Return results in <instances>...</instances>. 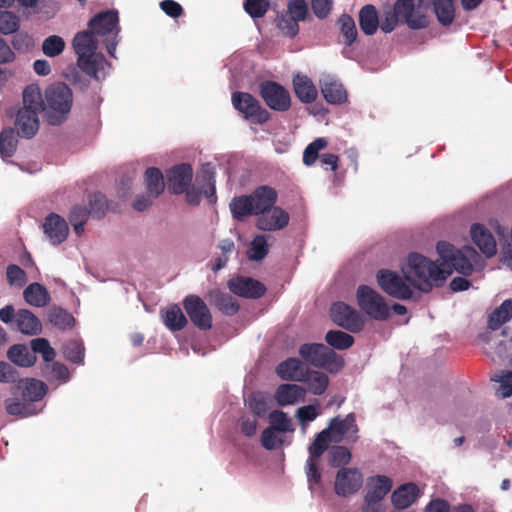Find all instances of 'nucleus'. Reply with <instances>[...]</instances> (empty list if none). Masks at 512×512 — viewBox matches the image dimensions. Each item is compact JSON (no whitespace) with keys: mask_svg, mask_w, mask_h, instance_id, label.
I'll list each match as a JSON object with an SVG mask.
<instances>
[{"mask_svg":"<svg viewBox=\"0 0 512 512\" xmlns=\"http://www.w3.org/2000/svg\"><path fill=\"white\" fill-rule=\"evenodd\" d=\"M231 102L235 110L253 124L262 125L271 118V114L262 107L259 100L248 92H233Z\"/></svg>","mask_w":512,"mask_h":512,"instance_id":"7","label":"nucleus"},{"mask_svg":"<svg viewBox=\"0 0 512 512\" xmlns=\"http://www.w3.org/2000/svg\"><path fill=\"white\" fill-rule=\"evenodd\" d=\"M44 110V101L40 88L31 84L23 91V107L19 109L15 126L17 134L26 139L33 138L39 130V113Z\"/></svg>","mask_w":512,"mask_h":512,"instance_id":"2","label":"nucleus"},{"mask_svg":"<svg viewBox=\"0 0 512 512\" xmlns=\"http://www.w3.org/2000/svg\"><path fill=\"white\" fill-rule=\"evenodd\" d=\"M337 24L343 36L344 44L346 46H351L358 36L354 19L350 15L344 13L338 18Z\"/></svg>","mask_w":512,"mask_h":512,"instance_id":"45","label":"nucleus"},{"mask_svg":"<svg viewBox=\"0 0 512 512\" xmlns=\"http://www.w3.org/2000/svg\"><path fill=\"white\" fill-rule=\"evenodd\" d=\"M48 321L60 330L71 329L75 324V318L70 312L56 306L49 309Z\"/></svg>","mask_w":512,"mask_h":512,"instance_id":"41","label":"nucleus"},{"mask_svg":"<svg viewBox=\"0 0 512 512\" xmlns=\"http://www.w3.org/2000/svg\"><path fill=\"white\" fill-rule=\"evenodd\" d=\"M478 256L476 250L471 246H464L461 249H458V252L455 254L453 259L448 263V265L443 268L445 271L453 270L458 273L468 276L473 272L472 260Z\"/></svg>","mask_w":512,"mask_h":512,"instance_id":"23","label":"nucleus"},{"mask_svg":"<svg viewBox=\"0 0 512 512\" xmlns=\"http://www.w3.org/2000/svg\"><path fill=\"white\" fill-rule=\"evenodd\" d=\"M359 26L361 31L372 36L379 28V14L376 7L372 4L364 5L358 14Z\"/></svg>","mask_w":512,"mask_h":512,"instance_id":"30","label":"nucleus"},{"mask_svg":"<svg viewBox=\"0 0 512 512\" xmlns=\"http://www.w3.org/2000/svg\"><path fill=\"white\" fill-rule=\"evenodd\" d=\"M325 340L334 349L345 350L354 344V338L350 334L340 330H329Z\"/></svg>","mask_w":512,"mask_h":512,"instance_id":"48","label":"nucleus"},{"mask_svg":"<svg viewBox=\"0 0 512 512\" xmlns=\"http://www.w3.org/2000/svg\"><path fill=\"white\" fill-rule=\"evenodd\" d=\"M288 15L304 21L308 13V5L305 0H290L288 3Z\"/></svg>","mask_w":512,"mask_h":512,"instance_id":"62","label":"nucleus"},{"mask_svg":"<svg viewBox=\"0 0 512 512\" xmlns=\"http://www.w3.org/2000/svg\"><path fill=\"white\" fill-rule=\"evenodd\" d=\"M289 213L279 206H273L271 210L263 212L256 220V227L262 231H278L288 226Z\"/></svg>","mask_w":512,"mask_h":512,"instance_id":"16","label":"nucleus"},{"mask_svg":"<svg viewBox=\"0 0 512 512\" xmlns=\"http://www.w3.org/2000/svg\"><path fill=\"white\" fill-rule=\"evenodd\" d=\"M20 26L19 17L11 11L0 10V33L9 35L16 32Z\"/></svg>","mask_w":512,"mask_h":512,"instance_id":"53","label":"nucleus"},{"mask_svg":"<svg viewBox=\"0 0 512 512\" xmlns=\"http://www.w3.org/2000/svg\"><path fill=\"white\" fill-rule=\"evenodd\" d=\"M270 428L278 432L292 431L291 420L287 414L281 410H274L269 414Z\"/></svg>","mask_w":512,"mask_h":512,"instance_id":"55","label":"nucleus"},{"mask_svg":"<svg viewBox=\"0 0 512 512\" xmlns=\"http://www.w3.org/2000/svg\"><path fill=\"white\" fill-rule=\"evenodd\" d=\"M118 22V12L115 10H107L92 17L88 22V29L94 33L95 36H105L118 30Z\"/></svg>","mask_w":512,"mask_h":512,"instance_id":"18","label":"nucleus"},{"mask_svg":"<svg viewBox=\"0 0 512 512\" xmlns=\"http://www.w3.org/2000/svg\"><path fill=\"white\" fill-rule=\"evenodd\" d=\"M43 230L51 243L57 245L67 239L69 228L63 217L55 213H50L45 218Z\"/></svg>","mask_w":512,"mask_h":512,"instance_id":"20","label":"nucleus"},{"mask_svg":"<svg viewBox=\"0 0 512 512\" xmlns=\"http://www.w3.org/2000/svg\"><path fill=\"white\" fill-rule=\"evenodd\" d=\"M330 442H340V439L333 438V436L330 435V430H322L316 435L313 443L309 446V456H312L313 458H320L328 449Z\"/></svg>","mask_w":512,"mask_h":512,"instance_id":"43","label":"nucleus"},{"mask_svg":"<svg viewBox=\"0 0 512 512\" xmlns=\"http://www.w3.org/2000/svg\"><path fill=\"white\" fill-rule=\"evenodd\" d=\"M18 139L13 128L8 127L0 132V155L4 158L12 157L17 149Z\"/></svg>","mask_w":512,"mask_h":512,"instance_id":"44","label":"nucleus"},{"mask_svg":"<svg viewBox=\"0 0 512 512\" xmlns=\"http://www.w3.org/2000/svg\"><path fill=\"white\" fill-rule=\"evenodd\" d=\"M301 382L306 383L310 393L320 396L327 390L329 377L323 372L307 369L306 376Z\"/></svg>","mask_w":512,"mask_h":512,"instance_id":"37","label":"nucleus"},{"mask_svg":"<svg viewBox=\"0 0 512 512\" xmlns=\"http://www.w3.org/2000/svg\"><path fill=\"white\" fill-rule=\"evenodd\" d=\"M211 304L214 305L223 314L232 316L239 310V304L229 294L220 291L210 293Z\"/></svg>","mask_w":512,"mask_h":512,"instance_id":"39","label":"nucleus"},{"mask_svg":"<svg viewBox=\"0 0 512 512\" xmlns=\"http://www.w3.org/2000/svg\"><path fill=\"white\" fill-rule=\"evenodd\" d=\"M423 7L432 8L438 22L442 26H449L455 18V8L452 0H420Z\"/></svg>","mask_w":512,"mask_h":512,"instance_id":"26","label":"nucleus"},{"mask_svg":"<svg viewBox=\"0 0 512 512\" xmlns=\"http://www.w3.org/2000/svg\"><path fill=\"white\" fill-rule=\"evenodd\" d=\"M228 288L232 293L244 298L258 299L266 292L265 285L250 277H237L229 280Z\"/></svg>","mask_w":512,"mask_h":512,"instance_id":"15","label":"nucleus"},{"mask_svg":"<svg viewBox=\"0 0 512 512\" xmlns=\"http://www.w3.org/2000/svg\"><path fill=\"white\" fill-rule=\"evenodd\" d=\"M351 452L345 446H332L328 450V464L333 468H345L351 461Z\"/></svg>","mask_w":512,"mask_h":512,"instance_id":"49","label":"nucleus"},{"mask_svg":"<svg viewBox=\"0 0 512 512\" xmlns=\"http://www.w3.org/2000/svg\"><path fill=\"white\" fill-rule=\"evenodd\" d=\"M319 459L309 456L306 461L305 472L310 487L321 483L322 475L318 467Z\"/></svg>","mask_w":512,"mask_h":512,"instance_id":"61","label":"nucleus"},{"mask_svg":"<svg viewBox=\"0 0 512 512\" xmlns=\"http://www.w3.org/2000/svg\"><path fill=\"white\" fill-rule=\"evenodd\" d=\"M299 355L310 365L325 369L330 373H336L344 366V359L340 355L320 343H306L301 345Z\"/></svg>","mask_w":512,"mask_h":512,"instance_id":"5","label":"nucleus"},{"mask_svg":"<svg viewBox=\"0 0 512 512\" xmlns=\"http://www.w3.org/2000/svg\"><path fill=\"white\" fill-rule=\"evenodd\" d=\"M12 45L18 51L27 52L34 47L35 42L33 36L26 32H20L13 37Z\"/></svg>","mask_w":512,"mask_h":512,"instance_id":"63","label":"nucleus"},{"mask_svg":"<svg viewBox=\"0 0 512 512\" xmlns=\"http://www.w3.org/2000/svg\"><path fill=\"white\" fill-rule=\"evenodd\" d=\"M326 430H330V435H332L333 438H339L341 441L345 435L350 433V431H352L353 434H356L358 432V427L354 415L349 414L345 419H340L339 417L333 418Z\"/></svg>","mask_w":512,"mask_h":512,"instance_id":"32","label":"nucleus"},{"mask_svg":"<svg viewBox=\"0 0 512 512\" xmlns=\"http://www.w3.org/2000/svg\"><path fill=\"white\" fill-rule=\"evenodd\" d=\"M144 181L147 192L157 198L165 189L164 177L159 168L150 167L145 171Z\"/></svg>","mask_w":512,"mask_h":512,"instance_id":"40","label":"nucleus"},{"mask_svg":"<svg viewBox=\"0 0 512 512\" xmlns=\"http://www.w3.org/2000/svg\"><path fill=\"white\" fill-rule=\"evenodd\" d=\"M65 49V41L58 35L48 36L42 43V51L48 57H57Z\"/></svg>","mask_w":512,"mask_h":512,"instance_id":"52","label":"nucleus"},{"mask_svg":"<svg viewBox=\"0 0 512 512\" xmlns=\"http://www.w3.org/2000/svg\"><path fill=\"white\" fill-rule=\"evenodd\" d=\"M471 238L474 244L488 258L497 252L496 241L491 232L482 224L475 223L470 229Z\"/></svg>","mask_w":512,"mask_h":512,"instance_id":"22","label":"nucleus"},{"mask_svg":"<svg viewBox=\"0 0 512 512\" xmlns=\"http://www.w3.org/2000/svg\"><path fill=\"white\" fill-rule=\"evenodd\" d=\"M90 204V213L94 218H101L104 216L106 210L108 209V204L106 197L100 193H94L89 198Z\"/></svg>","mask_w":512,"mask_h":512,"instance_id":"59","label":"nucleus"},{"mask_svg":"<svg viewBox=\"0 0 512 512\" xmlns=\"http://www.w3.org/2000/svg\"><path fill=\"white\" fill-rule=\"evenodd\" d=\"M73 48L78 58L91 56L98 48V42L95 39L94 33L89 29L78 32L73 39Z\"/></svg>","mask_w":512,"mask_h":512,"instance_id":"29","label":"nucleus"},{"mask_svg":"<svg viewBox=\"0 0 512 512\" xmlns=\"http://www.w3.org/2000/svg\"><path fill=\"white\" fill-rule=\"evenodd\" d=\"M162 318L164 324L171 331H180L187 324V319L178 305H173L162 311Z\"/></svg>","mask_w":512,"mask_h":512,"instance_id":"42","label":"nucleus"},{"mask_svg":"<svg viewBox=\"0 0 512 512\" xmlns=\"http://www.w3.org/2000/svg\"><path fill=\"white\" fill-rule=\"evenodd\" d=\"M16 329L22 334L38 335L42 331L41 321L28 309H20L16 313Z\"/></svg>","mask_w":512,"mask_h":512,"instance_id":"27","label":"nucleus"},{"mask_svg":"<svg viewBox=\"0 0 512 512\" xmlns=\"http://www.w3.org/2000/svg\"><path fill=\"white\" fill-rule=\"evenodd\" d=\"M41 376L49 382L65 383L69 380V370L66 365L52 360L41 366Z\"/></svg>","mask_w":512,"mask_h":512,"instance_id":"38","label":"nucleus"},{"mask_svg":"<svg viewBox=\"0 0 512 512\" xmlns=\"http://www.w3.org/2000/svg\"><path fill=\"white\" fill-rule=\"evenodd\" d=\"M395 12L399 22L406 24L412 30H419L429 26L430 18L423 11V4L416 6L414 0H396L390 6Z\"/></svg>","mask_w":512,"mask_h":512,"instance_id":"8","label":"nucleus"},{"mask_svg":"<svg viewBox=\"0 0 512 512\" xmlns=\"http://www.w3.org/2000/svg\"><path fill=\"white\" fill-rule=\"evenodd\" d=\"M269 253V246L267 244L265 235H256L250 245L248 251V258L250 260L260 261L263 260Z\"/></svg>","mask_w":512,"mask_h":512,"instance_id":"50","label":"nucleus"},{"mask_svg":"<svg viewBox=\"0 0 512 512\" xmlns=\"http://www.w3.org/2000/svg\"><path fill=\"white\" fill-rule=\"evenodd\" d=\"M44 110L50 125H60L70 113L73 103V93L65 83H55L45 90Z\"/></svg>","mask_w":512,"mask_h":512,"instance_id":"3","label":"nucleus"},{"mask_svg":"<svg viewBox=\"0 0 512 512\" xmlns=\"http://www.w3.org/2000/svg\"><path fill=\"white\" fill-rule=\"evenodd\" d=\"M306 390L297 384H280L275 391V400L280 406L294 405L304 401Z\"/></svg>","mask_w":512,"mask_h":512,"instance_id":"25","label":"nucleus"},{"mask_svg":"<svg viewBox=\"0 0 512 512\" xmlns=\"http://www.w3.org/2000/svg\"><path fill=\"white\" fill-rule=\"evenodd\" d=\"M31 350L25 344L12 345L7 351L8 359L20 367H31L40 354L44 362H51L56 357L55 349L46 338H35L30 341Z\"/></svg>","mask_w":512,"mask_h":512,"instance_id":"4","label":"nucleus"},{"mask_svg":"<svg viewBox=\"0 0 512 512\" xmlns=\"http://www.w3.org/2000/svg\"><path fill=\"white\" fill-rule=\"evenodd\" d=\"M398 19L395 12L390 6H385L382 11L381 17H379V28L384 33H390L398 26Z\"/></svg>","mask_w":512,"mask_h":512,"instance_id":"58","label":"nucleus"},{"mask_svg":"<svg viewBox=\"0 0 512 512\" xmlns=\"http://www.w3.org/2000/svg\"><path fill=\"white\" fill-rule=\"evenodd\" d=\"M451 274L445 271L434 261L419 253H411L408 256L405 279L422 292H429L433 286H442L446 278Z\"/></svg>","mask_w":512,"mask_h":512,"instance_id":"1","label":"nucleus"},{"mask_svg":"<svg viewBox=\"0 0 512 512\" xmlns=\"http://www.w3.org/2000/svg\"><path fill=\"white\" fill-rule=\"evenodd\" d=\"M249 196L258 217L263 212L271 210L278 200L277 191L268 185L258 186Z\"/></svg>","mask_w":512,"mask_h":512,"instance_id":"19","label":"nucleus"},{"mask_svg":"<svg viewBox=\"0 0 512 512\" xmlns=\"http://www.w3.org/2000/svg\"><path fill=\"white\" fill-rule=\"evenodd\" d=\"M293 87L296 96L303 103L309 104L316 100L318 92L312 80L306 75L297 74L293 78Z\"/></svg>","mask_w":512,"mask_h":512,"instance_id":"31","label":"nucleus"},{"mask_svg":"<svg viewBox=\"0 0 512 512\" xmlns=\"http://www.w3.org/2000/svg\"><path fill=\"white\" fill-rule=\"evenodd\" d=\"M107 64L103 54L93 53L91 56L77 58V65L85 74L98 79V73L102 71Z\"/></svg>","mask_w":512,"mask_h":512,"instance_id":"36","label":"nucleus"},{"mask_svg":"<svg viewBox=\"0 0 512 512\" xmlns=\"http://www.w3.org/2000/svg\"><path fill=\"white\" fill-rule=\"evenodd\" d=\"M259 95L265 104L277 112H286L291 107L289 91L272 80H265L259 84Z\"/></svg>","mask_w":512,"mask_h":512,"instance_id":"9","label":"nucleus"},{"mask_svg":"<svg viewBox=\"0 0 512 512\" xmlns=\"http://www.w3.org/2000/svg\"><path fill=\"white\" fill-rule=\"evenodd\" d=\"M229 207L233 218L237 221H244L248 216L256 215L249 195L234 197Z\"/></svg>","mask_w":512,"mask_h":512,"instance_id":"35","label":"nucleus"},{"mask_svg":"<svg viewBox=\"0 0 512 512\" xmlns=\"http://www.w3.org/2000/svg\"><path fill=\"white\" fill-rule=\"evenodd\" d=\"M328 141L325 138H317L311 142L304 150L303 163L306 166H311L315 163L319 156V151L326 148Z\"/></svg>","mask_w":512,"mask_h":512,"instance_id":"51","label":"nucleus"},{"mask_svg":"<svg viewBox=\"0 0 512 512\" xmlns=\"http://www.w3.org/2000/svg\"><path fill=\"white\" fill-rule=\"evenodd\" d=\"M299 20L288 15H281L278 19V28L288 37H295L299 32Z\"/></svg>","mask_w":512,"mask_h":512,"instance_id":"60","label":"nucleus"},{"mask_svg":"<svg viewBox=\"0 0 512 512\" xmlns=\"http://www.w3.org/2000/svg\"><path fill=\"white\" fill-rule=\"evenodd\" d=\"M393 486L392 480L385 475L371 476L367 480V492L365 497L381 501L391 491Z\"/></svg>","mask_w":512,"mask_h":512,"instance_id":"28","label":"nucleus"},{"mask_svg":"<svg viewBox=\"0 0 512 512\" xmlns=\"http://www.w3.org/2000/svg\"><path fill=\"white\" fill-rule=\"evenodd\" d=\"M85 348L82 342L71 340L64 346L65 357L76 364L83 363Z\"/></svg>","mask_w":512,"mask_h":512,"instance_id":"56","label":"nucleus"},{"mask_svg":"<svg viewBox=\"0 0 512 512\" xmlns=\"http://www.w3.org/2000/svg\"><path fill=\"white\" fill-rule=\"evenodd\" d=\"M249 409L256 417H264L268 411V404L264 396L254 394L249 398Z\"/></svg>","mask_w":512,"mask_h":512,"instance_id":"64","label":"nucleus"},{"mask_svg":"<svg viewBox=\"0 0 512 512\" xmlns=\"http://www.w3.org/2000/svg\"><path fill=\"white\" fill-rule=\"evenodd\" d=\"M270 7L269 0H245L243 8L254 19L262 18Z\"/></svg>","mask_w":512,"mask_h":512,"instance_id":"54","label":"nucleus"},{"mask_svg":"<svg viewBox=\"0 0 512 512\" xmlns=\"http://www.w3.org/2000/svg\"><path fill=\"white\" fill-rule=\"evenodd\" d=\"M363 484V475L357 468H340L336 474L334 491L338 496L355 494Z\"/></svg>","mask_w":512,"mask_h":512,"instance_id":"13","label":"nucleus"},{"mask_svg":"<svg viewBox=\"0 0 512 512\" xmlns=\"http://www.w3.org/2000/svg\"><path fill=\"white\" fill-rule=\"evenodd\" d=\"M420 495L419 487L413 482H408L393 491L391 502L397 510H405L413 505Z\"/></svg>","mask_w":512,"mask_h":512,"instance_id":"21","label":"nucleus"},{"mask_svg":"<svg viewBox=\"0 0 512 512\" xmlns=\"http://www.w3.org/2000/svg\"><path fill=\"white\" fill-rule=\"evenodd\" d=\"M332 321L345 330L358 333L364 327V321L359 312L344 302H336L331 306Z\"/></svg>","mask_w":512,"mask_h":512,"instance_id":"11","label":"nucleus"},{"mask_svg":"<svg viewBox=\"0 0 512 512\" xmlns=\"http://www.w3.org/2000/svg\"><path fill=\"white\" fill-rule=\"evenodd\" d=\"M90 214L91 213L86 206L75 205L72 207L68 218L78 236H81L84 233V226L89 219Z\"/></svg>","mask_w":512,"mask_h":512,"instance_id":"47","label":"nucleus"},{"mask_svg":"<svg viewBox=\"0 0 512 512\" xmlns=\"http://www.w3.org/2000/svg\"><path fill=\"white\" fill-rule=\"evenodd\" d=\"M357 304L370 318L385 321L390 316V308L385 298L368 285H360L356 291Z\"/></svg>","mask_w":512,"mask_h":512,"instance_id":"6","label":"nucleus"},{"mask_svg":"<svg viewBox=\"0 0 512 512\" xmlns=\"http://www.w3.org/2000/svg\"><path fill=\"white\" fill-rule=\"evenodd\" d=\"M167 185L171 193L179 195L191 185L193 168L188 163H181L171 167L166 172Z\"/></svg>","mask_w":512,"mask_h":512,"instance_id":"14","label":"nucleus"},{"mask_svg":"<svg viewBox=\"0 0 512 512\" xmlns=\"http://www.w3.org/2000/svg\"><path fill=\"white\" fill-rule=\"evenodd\" d=\"M24 300L32 306L44 307L50 302L48 290L40 283H31L23 291Z\"/></svg>","mask_w":512,"mask_h":512,"instance_id":"34","label":"nucleus"},{"mask_svg":"<svg viewBox=\"0 0 512 512\" xmlns=\"http://www.w3.org/2000/svg\"><path fill=\"white\" fill-rule=\"evenodd\" d=\"M307 367L297 358H288L276 367V373L285 381L301 382L305 376Z\"/></svg>","mask_w":512,"mask_h":512,"instance_id":"24","label":"nucleus"},{"mask_svg":"<svg viewBox=\"0 0 512 512\" xmlns=\"http://www.w3.org/2000/svg\"><path fill=\"white\" fill-rule=\"evenodd\" d=\"M6 277L9 285L11 286L21 288L27 283L26 272L16 264H10L7 266Z\"/></svg>","mask_w":512,"mask_h":512,"instance_id":"57","label":"nucleus"},{"mask_svg":"<svg viewBox=\"0 0 512 512\" xmlns=\"http://www.w3.org/2000/svg\"><path fill=\"white\" fill-rule=\"evenodd\" d=\"M376 279L379 287L393 298L408 300L413 296L410 284L406 283L405 279L394 271L388 269L379 270L376 274Z\"/></svg>","mask_w":512,"mask_h":512,"instance_id":"10","label":"nucleus"},{"mask_svg":"<svg viewBox=\"0 0 512 512\" xmlns=\"http://www.w3.org/2000/svg\"><path fill=\"white\" fill-rule=\"evenodd\" d=\"M183 307L191 322L200 330L212 327V315L206 303L198 295H188L183 300Z\"/></svg>","mask_w":512,"mask_h":512,"instance_id":"12","label":"nucleus"},{"mask_svg":"<svg viewBox=\"0 0 512 512\" xmlns=\"http://www.w3.org/2000/svg\"><path fill=\"white\" fill-rule=\"evenodd\" d=\"M47 393V386L44 382L30 379L25 382L22 390V397L26 401L36 402L41 400Z\"/></svg>","mask_w":512,"mask_h":512,"instance_id":"46","label":"nucleus"},{"mask_svg":"<svg viewBox=\"0 0 512 512\" xmlns=\"http://www.w3.org/2000/svg\"><path fill=\"white\" fill-rule=\"evenodd\" d=\"M512 319V299L504 300L499 307L494 309L488 316L487 326L490 330L496 331L503 324Z\"/></svg>","mask_w":512,"mask_h":512,"instance_id":"33","label":"nucleus"},{"mask_svg":"<svg viewBox=\"0 0 512 512\" xmlns=\"http://www.w3.org/2000/svg\"><path fill=\"white\" fill-rule=\"evenodd\" d=\"M324 99L333 105H340L347 101L348 94L343 84L331 75H324L319 81Z\"/></svg>","mask_w":512,"mask_h":512,"instance_id":"17","label":"nucleus"}]
</instances>
